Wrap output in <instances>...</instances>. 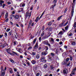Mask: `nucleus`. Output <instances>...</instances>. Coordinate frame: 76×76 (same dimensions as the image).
<instances>
[{
    "instance_id": "nucleus-1",
    "label": "nucleus",
    "mask_w": 76,
    "mask_h": 76,
    "mask_svg": "<svg viewBox=\"0 0 76 76\" xmlns=\"http://www.w3.org/2000/svg\"><path fill=\"white\" fill-rule=\"evenodd\" d=\"M31 16V13H29V12H27L25 14V17L26 18V19H29L30 18Z\"/></svg>"
},
{
    "instance_id": "nucleus-2",
    "label": "nucleus",
    "mask_w": 76,
    "mask_h": 76,
    "mask_svg": "<svg viewBox=\"0 0 76 76\" xmlns=\"http://www.w3.org/2000/svg\"><path fill=\"white\" fill-rule=\"evenodd\" d=\"M57 2V0H54L53 1V3H54V5H52L51 6V7L50 8H52L53 9V10H54V7L55 6H56V3Z\"/></svg>"
},
{
    "instance_id": "nucleus-3",
    "label": "nucleus",
    "mask_w": 76,
    "mask_h": 76,
    "mask_svg": "<svg viewBox=\"0 0 76 76\" xmlns=\"http://www.w3.org/2000/svg\"><path fill=\"white\" fill-rule=\"evenodd\" d=\"M5 75V70L4 69L1 70L0 73L1 76H4Z\"/></svg>"
},
{
    "instance_id": "nucleus-4",
    "label": "nucleus",
    "mask_w": 76,
    "mask_h": 76,
    "mask_svg": "<svg viewBox=\"0 0 76 76\" xmlns=\"http://www.w3.org/2000/svg\"><path fill=\"white\" fill-rule=\"evenodd\" d=\"M29 26H33L34 25V23H32V20H31L29 22Z\"/></svg>"
},
{
    "instance_id": "nucleus-5",
    "label": "nucleus",
    "mask_w": 76,
    "mask_h": 76,
    "mask_svg": "<svg viewBox=\"0 0 76 76\" xmlns=\"http://www.w3.org/2000/svg\"><path fill=\"white\" fill-rule=\"evenodd\" d=\"M38 48V42H37L34 48V50H36V49H37Z\"/></svg>"
},
{
    "instance_id": "nucleus-6",
    "label": "nucleus",
    "mask_w": 76,
    "mask_h": 76,
    "mask_svg": "<svg viewBox=\"0 0 76 76\" xmlns=\"http://www.w3.org/2000/svg\"><path fill=\"white\" fill-rule=\"evenodd\" d=\"M40 60H41L42 62L44 61V60H45V57L44 56H42L40 58Z\"/></svg>"
},
{
    "instance_id": "nucleus-7",
    "label": "nucleus",
    "mask_w": 76,
    "mask_h": 76,
    "mask_svg": "<svg viewBox=\"0 0 76 76\" xmlns=\"http://www.w3.org/2000/svg\"><path fill=\"white\" fill-rule=\"evenodd\" d=\"M72 10L71 11V16H73V13H74V7L72 6Z\"/></svg>"
},
{
    "instance_id": "nucleus-8",
    "label": "nucleus",
    "mask_w": 76,
    "mask_h": 76,
    "mask_svg": "<svg viewBox=\"0 0 76 76\" xmlns=\"http://www.w3.org/2000/svg\"><path fill=\"white\" fill-rule=\"evenodd\" d=\"M25 6V4L24 3H22L20 4V6L21 7H24Z\"/></svg>"
},
{
    "instance_id": "nucleus-9",
    "label": "nucleus",
    "mask_w": 76,
    "mask_h": 76,
    "mask_svg": "<svg viewBox=\"0 0 76 76\" xmlns=\"http://www.w3.org/2000/svg\"><path fill=\"white\" fill-rule=\"evenodd\" d=\"M68 72L67 69H66L63 70V73L64 74H67Z\"/></svg>"
},
{
    "instance_id": "nucleus-10",
    "label": "nucleus",
    "mask_w": 76,
    "mask_h": 76,
    "mask_svg": "<svg viewBox=\"0 0 76 76\" xmlns=\"http://www.w3.org/2000/svg\"><path fill=\"white\" fill-rule=\"evenodd\" d=\"M31 63L33 64H35L37 63V61L35 60H32L31 61Z\"/></svg>"
},
{
    "instance_id": "nucleus-11",
    "label": "nucleus",
    "mask_w": 76,
    "mask_h": 76,
    "mask_svg": "<svg viewBox=\"0 0 76 76\" xmlns=\"http://www.w3.org/2000/svg\"><path fill=\"white\" fill-rule=\"evenodd\" d=\"M43 44H44L45 45H47L48 43V41L47 40L43 42Z\"/></svg>"
},
{
    "instance_id": "nucleus-12",
    "label": "nucleus",
    "mask_w": 76,
    "mask_h": 76,
    "mask_svg": "<svg viewBox=\"0 0 76 76\" xmlns=\"http://www.w3.org/2000/svg\"><path fill=\"white\" fill-rule=\"evenodd\" d=\"M7 52L8 53V54H10L11 53H10V49H7Z\"/></svg>"
},
{
    "instance_id": "nucleus-13",
    "label": "nucleus",
    "mask_w": 76,
    "mask_h": 76,
    "mask_svg": "<svg viewBox=\"0 0 76 76\" xmlns=\"http://www.w3.org/2000/svg\"><path fill=\"white\" fill-rule=\"evenodd\" d=\"M2 46V48H4V47H5L6 46H8V45L7 44V43H5Z\"/></svg>"
},
{
    "instance_id": "nucleus-14",
    "label": "nucleus",
    "mask_w": 76,
    "mask_h": 76,
    "mask_svg": "<svg viewBox=\"0 0 76 76\" xmlns=\"http://www.w3.org/2000/svg\"><path fill=\"white\" fill-rule=\"evenodd\" d=\"M15 17V15H11L10 17V19H11V20H12L13 19V18Z\"/></svg>"
},
{
    "instance_id": "nucleus-15",
    "label": "nucleus",
    "mask_w": 76,
    "mask_h": 76,
    "mask_svg": "<svg viewBox=\"0 0 76 76\" xmlns=\"http://www.w3.org/2000/svg\"><path fill=\"white\" fill-rule=\"evenodd\" d=\"M36 57L37 59H39L40 58V55L38 54L37 55H36Z\"/></svg>"
},
{
    "instance_id": "nucleus-16",
    "label": "nucleus",
    "mask_w": 76,
    "mask_h": 76,
    "mask_svg": "<svg viewBox=\"0 0 76 76\" xmlns=\"http://www.w3.org/2000/svg\"><path fill=\"white\" fill-rule=\"evenodd\" d=\"M15 18L16 19H18L19 18V15H16L15 16H14Z\"/></svg>"
},
{
    "instance_id": "nucleus-17",
    "label": "nucleus",
    "mask_w": 76,
    "mask_h": 76,
    "mask_svg": "<svg viewBox=\"0 0 76 76\" xmlns=\"http://www.w3.org/2000/svg\"><path fill=\"white\" fill-rule=\"evenodd\" d=\"M9 72L10 73H13V69H12V68H10L9 69Z\"/></svg>"
},
{
    "instance_id": "nucleus-18",
    "label": "nucleus",
    "mask_w": 76,
    "mask_h": 76,
    "mask_svg": "<svg viewBox=\"0 0 76 76\" xmlns=\"http://www.w3.org/2000/svg\"><path fill=\"white\" fill-rule=\"evenodd\" d=\"M48 53L47 52H43L42 53V54L43 55H44V56H45V55H47Z\"/></svg>"
},
{
    "instance_id": "nucleus-19",
    "label": "nucleus",
    "mask_w": 76,
    "mask_h": 76,
    "mask_svg": "<svg viewBox=\"0 0 76 76\" xmlns=\"http://www.w3.org/2000/svg\"><path fill=\"white\" fill-rule=\"evenodd\" d=\"M8 12H7L5 14V15L4 17L5 19H7V16H8Z\"/></svg>"
},
{
    "instance_id": "nucleus-20",
    "label": "nucleus",
    "mask_w": 76,
    "mask_h": 76,
    "mask_svg": "<svg viewBox=\"0 0 76 76\" xmlns=\"http://www.w3.org/2000/svg\"><path fill=\"white\" fill-rule=\"evenodd\" d=\"M63 34V31H61L58 34V35H62Z\"/></svg>"
},
{
    "instance_id": "nucleus-21",
    "label": "nucleus",
    "mask_w": 76,
    "mask_h": 76,
    "mask_svg": "<svg viewBox=\"0 0 76 76\" xmlns=\"http://www.w3.org/2000/svg\"><path fill=\"white\" fill-rule=\"evenodd\" d=\"M75 4H76V0H73L72 3L73 6H75Z\"/></svg>"
},
{
    "instance_id": "nucleus-22",
    "label": "nucleus",
    "mask_w": 76,
    "mask_h": 76,
    "mask_svg": "<svg viewBox=\"0 0 76 76\" xmlns=\"http://www.w3.org/2000/svg\"><path fill=\"white\" fill-rule=\"evenodd\" d=\"M50 41H52V44H54V39L53 38H50Z\"/></svg>"
},
{
    "instance_id": "nucleus-23",
    "label": "nucleus",
    "mask_w": 76,
    "mask_h": 76,
    "mask_svg": "<svg viewBox=\"0 0 76 76\" xmlns=\"http://www.w3.org/2000/svg\"><path fill=\"white\" fill-rule=\"evenodd\" d=\"M74 75H75V72H72L69 75L70 76H73Z\"/></svg>"
},
{
    "instance_id": "nucleus-24",
    "label": "nucleus",
    "mask_w": 76,
    "mask_h": 76,
    "mask_svg": "<svg viewBox=\"0 0 76 76\" xmlns=\"http://www.w3.org/2000/svg\"><path fill=\"white\" fill-rule=\"evenodd\" d=\"M12 53L15 54L17 56H19V54H18L16 52H14L13 51H12Z\"/></svg>"
},
{
    "instance_id": "nucleus-25",
    "label": "nucleus",
    "mask_w": 76,
    "mask_h": 76,
    "mask_svg": "<svg viewBox=\"0 0 76 76\" xmlns=\"http://www.w3.org/2000/svg\"><path fill=\"white\" fill-rule=\"evenodd\" d=\"M38 19H39V17H37L36 18V19L35 20V22H37V21H38Z\"/></svg>"
},
{
    "instance_id": "nucleus-26",
    "label": "nucleus",
    "mask_w": 76,
    "mask_h": 76,
    "mask_svg": "<svg viewBox=\"0 0 76 76\" xmlns=\"http://www.w3.org/2000/svg\"><path fill=\"white\" fill-rule=\"evenodd\" d=\"M68 33H69L68 34L69 37H71V36L72 35V32H69Z\"/></svg>"
},
{
    "instance_id": "nucleus-27",
    "label": "nucleus",
    "mask_w": 76,
    "mask_h": 76,
    "mask_svg": "<svg viewBox=\"0 0 76 76\" xmlns=\"http://www.w3.org/2000/svg\"><path fill=\"white\" fill-rule=\"evenodd\" d=\"M52 24V21H51L50 22L48 23V25H49V26H50V25H51Z\"/></svg>"
},
{
    "instance_id": "nucleus-28",
    "label": "nucleus",
    "mask_w": 76,
    "mask_h": 76,
    "mask_svg": "<svg viewBox=\"0 0 76 76\" xmlns=\"http://www.w3.org/2000/svg\"><path fill=\"white\" fill-rule=\"evenodd\" d=\"M63 17V15H61L60 16H59L57 19L58 20H60V19H61V18Z\"/></svg>"
},
{
    "instance_id": "nucleus-29",
    "label": "nucleus",
    "mask_w": 76,
    "mask_h": 76,
    "mask_svg": "<svg viewBox=\"0 0 76 76\" xmlns=\"http://www.w3.org/2000/svg\"><path fill=\"white\" fill-rule=\"evenodd\" d=\"M72 44L73 45H76V42L74 41L72 43Z\"/></svg>"
},
{
    "instance_id": "nucleus-30",
    "label": "nucleus",
    "mask_w": 76,
    "mask_h": 76,
    "mask_svg": "<svg viewBox=\"0 0 76 76\" xmlns=\"http://www.w3.org/2000/svg\"><path fill=\"white\" fill-rule=\"evenodd\" d=\"M44 35V31L42 33L41 35V37H43Z\"/></svg>"
},
{
    "instance_id": "nucleus-31",
    "label": "nucleus",
    "mask_w": 76,
    "mask_h": 76,
    "mask_svg": "<svg viewBox=\"0 0 76 76\" xmlns=\"http://www.w3.org/2000/svg\"><path fill=\"white\" fill-rule=\"evenodd\" d=\"M68 28H69V26L68 25H67V26L65 28V30H66L68 29Z\"/></svg>"
},
{
    "instance_id": "nucleus-32",
    "label": "nucleus",
    "mask_w": 76,
    "mask_h": 76,
    "mask_svg": "<svg viewBox=\"0 0 76 76\" xmlns=\"http://www.w3.org/2000/svg\"><path fill=\"white\" fill-rule=\"evenodd\" d=\"M37 41V39L35 38L34 40L33 41V43H34V44H35V42H36V41Z\"/></svg>"
},
{
    "instance_id": "nucleus-33",
    "label": "nucleus",
    "mask_w": 76,
    "mask_h": 76,
    "mask_svg": "<svg viewBox=\"0 0 76 76\" xmlns=\"http://www.w3.org/2000/svg\"><path fill=\"white\" fill-rule=\"evenodd\" d=\"M67 8L65 9L64 12V13H66V12L67 11Z\"/></svg>"
},
{
    "instance_id": "nucleus-34",
    "label": "nucleus",
    "mask_w": 76,
    "mask_h": 76,
    "mask_svg": "<svg viewBox=\"0 0 76 76\" xmlns=\"http://www.w3.org/2000/svg\"><path fill=\"white\" fill-rule=\"evenodd\" d=\"M11 2H12V1H10L7 2V4H11Z\"/></svg>"
},
{
    "instance_id": "nucleus-35",
    "label": "nucleus",
    "mask_w": 76,
    "mask_h": 76,
    "mask_svg": "<svg viewBox=\"0 0 76 76\" xmlns=\"http://www.w3.org/2000/svg\"><path fill=\"white\" fill-rule=\"evenodd\" d=\"M10 31V29L8 28L7 29L6 32H9Z\"/></svg>"
},
{
    "instance_id": "nucleus-36",
    "label": "nucleus",
    "mask_w": 76,
    "mask_h": 76,
    "mask_svg": "<svg viewBox=\"0 0 76 76\" xmlns=\"http://www.w3.org/2000/svg\"><path fill=\"white\" fill-rule=\"evenodd\" d=\"M10 61L12 63H14V62H15V61H13V60L12 59H10Z\"/></svg>"
},
{
    "instance_id": "nucleus-37",
    "label": "nucleus",
    "mask_w": 76,
    "mask_h": 76,
    "mask_svg": "<svg viewBox=\"0 0 76 76\" xmlns=\"http://www.w3.org/2000/svg\"><path fill=\"white\" fill-rule=\"evenodd\" d=\"M44 67L45 68V69H47V64H45L44 66Z\"/></svg>"
},
{
    "instance_id": "nucleus-38",
    "label": "nucleus",
    "mask_w": 76,
    "mask_h": 76,
    "mask_svg": "<svg viewBox=\"0 0 76 76\" xmlns=\"http://www.w3.org/2000/svg\"><path fill=\"white\" fill-rule=\"evenodd\" d=\"M69 57L70 58V60H72L73 59V57H72V56L71 55L69 56Z\"/></svg>"
},
{
    "instance_id": "nucleus-39",
    "label": "nucleus",
    "mask_w": 76,
    "mask_h": 76,
    "mask_svg": "<svg viewBox=\"0 0 76 76\" xmlns=\"http://www.w3.org/2000/svg\"><path fill=\"white\" fill-rule=\"evenodd\" d=\"M50 67L51 69H54V66H53V65H50Z\"/></svg>"
},
{
    "instance_id": "nucleus-40",
    "label": "nucleus",
    "mask_w": 76,
    "mask_h": 76,
    "mask_svg": "<svg viewBox=\"0 0 76 76\" xmlns=\"http://www.w3.org/2000/svg\"><path fill=\"white\" fill-rule=\"evenodd\" d=\"M70 62H68V63L66 64L67 66H69L70 65Z\"/></svg>"
},
{
    "instance_id": "nucleus-41",
    "label": "nucleus",
    "mask_w": 76,
    "mask_h": 76,
    "mask_svg": "<svg viewBox=\"0 0 76 76\" xmlns=\"http://www.w3.org/2000/svg\"><path fill=\"white\" fill-rule=\"evenodd\" d=\"M0 2L3 4V3H4V1L2 0H0Z\"/></svg>"
},
{
    "instance_id": "nucleus-42",
    "label": "nucleus",
    "mask_w": 76,
    "mask_h": 76,
    "mask_svg": "<svg viewBox=\"0 0 76 76\" xmlns=\"http://www.w3.org/2000/svg\"><path fill=\"white\" fill-rule=\"evenodd\" d=\"M17 44V42H14V45H16Z\"/></svg>"
},
{
    "instance_id": "nucleus-43",
    "label": "nucleus",
    "mask_w": 76,
    "mask_h": 76,
    "mask_svg": "<svg viewBox=\"0 0 76 76\" xmlns=\"http://www.w3.org/2000/svg\"><path fill=\"white\" fill-rule=\"evenodd\" d=\"M35 54H36V53H35L34 52H33L32 53V55L33 56H35Z\"/></svg>"
},
{
    "instance_id": "nucleus-44",
    "label": "nucleus",
    "mask_w": 76,
    "mask_h": 76,
    "mask_svg": "<svg viewBox=\"0 0 76 76\" xmlns=\"http://www.w3.org/2000/svg\"><path fill=\"white\" fill-rule=\"evenodd\" d=\"M69 60V58H67L66 59V61L67 62H68Z\"/></svg>"
},
{
    "instance_id": "nucleus-45",
    "label": "nucleus",
    "mask_w": 76,
    "mask_h": 76,
    "mask_svg": "<svg viewBox=\"0 0 76 76\" xmlns=\"http://www.w3.org/2000/svg\"><path fill=\"white\" fill-rule=\"evenodd\" d=\"M58 53V49H57L56 51V54H57Z\"/></svg>"
},
{
    "instance_id": "nucleus-46",
    "label": "nucleus",
    "mask_w": 76,
    "mask_h": 76,
    "mask_svg": "<svg viewBox=\"0 0 76 76\" xmlns=\"http://www.w3.org/2000/svg\"><path fill=\"white\" fill-rule=\"evenodd\" d=\"M9 35H12V32H10L9 33Z\"/></svg>"
},
{
    "instance_id": "nucleus-47",
    "label": "nucleus",
    "mask_w": 76,
    "mask_h": 76,
    "mask_svg": "<svg viewBox=\"0 0 76 76\" xmlns=\"http://www.w3.org/2000/svg\"><path fill=\"white\" fill-rule=\"evenodd\" d=\"M7 34L6 33H5V37H7Z\"/></svg>"
},
{
    "instance_id": "nucleus-48",
    "label": "nucleus",
    "mask_w": 76,
    "mask_h": 76,
    "mask_svg": "<svg viewBox=\"0 0 76 76\" xmlns=\"http://www.w3.org/2000/svg\"><path fill=\"white\" fill-rule=\"evenodd\" d=\"M20 58H23V56L22 55H20Z\"/></svg>"
},
{
    "instance_id": "nucleus-49",
    "label": "nucleus",
    "mask_w": 76,
    "mask_h": 76,
    "mask_svg": "<svg viewBox=\"0 0 76 76\" xmlns=\"http://www.w3.org/2000/svg\"><path fill=\"white\" fill-rule=\"evenodd\" d=\"M20 26L22 28L23 27V25L22 24H21Z\"/></svg>"
},
{
    "instance_id": "nucleus-50",
    "label": "nucleus",
    "mask_w": 76,
    "mask_h": 76,
    "mask_svg": "<svg viewBox=\"0 0 76 76\" xmlns=\"http://www.w3.org/2000/svg\"><path fill=\"white\" fill-rule=\"evenodd\" d=\"M20 10H21V12H22L23 10V9L22 8H21Z\"/></svg>"
},
{
    "instance_id": "nucleus-51",
    "label": "nucleus",
    "mask_w": 76,
    "mask_h": 76,
    "mask_svg": "<svg viewBox=\"0 0 76 76\" xmlns=\"http://www.w3.org/2000/svg\"><path fill=\"white\" fill-rule=\"evenodd\" d=\"M64 48L66 49H67V47L65 45L64 46Z\"/></svg>"
},
{
    "instance_id": "nucleus-52",
    "label": "nucleus",
    "mask_w": 76,
    "mask_h": 76,
    "mask_svg": "<svg viewBox=\"0 0 76 76\" xmlns=\"http://www.w3.org/2000/svg\"><path fill=\"white\" fill-rule=\"evenodd\" d=\"M4 6H5V4H3V5H2V7L3 8H4Z\"/></svg>"
},
{
    "instance_id": "nucleus-53",
    "label": "nucleus",
    "mask_w": 76,
    "mask_h": 76,
    "mask_svg": "<svg viewBox=\"0 0 76 76\" xmlns=\"http://www.w3.org/2000/svg\"><path fill=\"white\" fill-rule=\"evenodd\" d=\"M14 70L15 72H17V69H16L14 68Z\"/></svg>"
},
{
    "instance_id": "nucleus-54",
    "label": "nucleus",
    "mask_w": 76,
    "mask_h": 76,
    "mask_svg": "<svg viewBox=\"0 0 76 76\" xmlns=\"http://www.w3.org/2000/svg\"><path fill=\"white\" fill-rule=\"evenodd\" d=\"M74 26L75 27H76V22H75L74 25Z\"/></svg>"
},
{
    "instance_id": "nucleus-55",
    "label": "nucleus",
    "mask_w": 76,
    "mask_h": 76,
    "mask_svg": "<svg viewBox=\"0 0 76 76\" xmlns=\"http://www.w3.org/2000/svg\"><path fill=\"white\" fill-rule=\"evenodd\" d=\"M51 56H54V53H51Z\"/></svg>"
},
{
    "instance_id": "nucleus-56",
    "label": "nucleus",
    "mask_w": 76,
    "mask_h": 76,
    "mask_svg": "<svg viewBox=\"0 0 76 76\" xmlns=\"http://www.w3.org/2000/svg\"><path fill=\"white\" fill-rule=\"evenodd\" d=\"M10 55H12V56H15V54H13V53H11L10 54Z\"/></svg>"
},
{
    "instance_id": "nucleus-57",
    "label": "nucleus",
    "mask_w": 76,
    "mask_h": 76,
    "mask_svg": "<svg viewBox=\"0 0 76 76\" xmlns=\"http://www.w3.org/2000/svg\"><path fill=\"white\" fill-rule=\"evenodd\" d=\"M65 55H66V53H63L62 54V56H64Z\"/></svg>"
},
{
    "instance_id": "nucleus-58",
    "label": "nucleus",
    "mask_w": 76,
    "mask_h": 76,
    "mask_svg": "<svg viewBox=\"0 0 76 76\" xmlns=\"http://www.w3.org/2000/svg\"><path fill=\"white\" fill-rule=\"evenodd\" d=\"M46 50H48V47H45Z\"/></svg>"
},
{
    "instance_id": "nucleus-59",
    "label": "nucleus",
    "mask_w": 76,
    "mask_h": 76,
    "mask_svg": "<svg viewBox=\"0 0 76 76\" xmlns=\"http://www.w3.org/2000/svg\"><path fill=\"white\" fill-rule=\"evenodd\" d=\"M68 23V21H67L65 24V26H66L67 24Z\"/></svg>"
},
{
    "instance_id": "nucleus-60",
    "label": "nucleus",
    "mask_w": 76,
    "mask_h": 76,
    "mask_svg": "<svg viewBox=\"0 0 76 76\" xmlns=\"http://www.w3.org/2000/svg\"><path fill=\"white\" fill-rule=\"evenodd\" d=\"M24 54L25 56H27L28 55V54H27V53L26 52H25L24 53Z\"/></svg>"
},
{
    "instance_id": "nucleus-61",
    "label": "nucleus",
    "mask_w": 76,
    "mask_h": 76,
    "mask_svg": "<svg viewBox=\"0 0 76 76\" xmlns=\"http://www.w3.org/2000/svg\"><path fill=\"white\" fill-rule=\"evenodd\" d=\"M0 5H1V6H3V4H2V3H1V2H0Z\"/></svg>"
},
{
    "instance_id": "nucleus-62",
    "label": "nucleus",
    "mask_w": 76,
    "mask_h": 76,
    "mask_svg": "<svg viewBox=\"0 0 76 76\" xmlns=\"http://www.w3.org/2000/svg\"><path fill=\"white\" fill-rule=\"evenodd\" d=\"M17 76H18L19 75V72H17Z\"/></svg>"
},
{
    "instance_id": "nucleus-63",
    "label": "nucleus",
    "mask_w": 76,
    "mask_h": 76,
    "mask_svg": "<svg viewBox=\"0 0 76 76\" xmlns=\"http://www.w3.org/2000/svg\"><path fill=\"white\" fill-rule=\"evenodd\" d=\"M31 48H32V47H30L28 48V50H30V49H31Z\"/></svg>"
},
{
    "instance_id": "nucleus-64",
    "label": "nucleus",
    "mask_w": 76,
    "mask_h": 76,
    "mask_svg": "<svg viewBox=\"0 0 76 76\" xmlns=\"http://www.w3.org/2000/svg\"><path fill=\"white\" fill-rule=\"evenodd\" d=\"M12 14H15V12L14 11H13L12 12Z\"/></svg>"
}]
</instances>
